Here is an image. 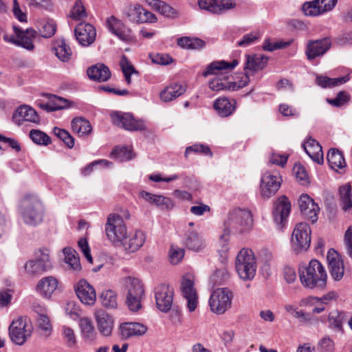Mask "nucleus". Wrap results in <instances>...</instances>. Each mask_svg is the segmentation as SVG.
<instances>
[{"instance_id": "obj_1", "label": "nucleus", "mask_w": 352, "mask_h": 352, "mask_svg": "<svg viewBox=\"0 0 352 352\" xmlns=\"http://www.w3.org/2000/svg\"><path fill=\"white\" fill-rule=\"evenodd\" d=\"M303 287L309 289L324 290L327 287V274L324 267L318 260L312 259L298 270Z\"/></svg>"}, {"instance_id": "obj_2", "label": "nucleus", "mask_w": 352, "mask_h": 352, "mask_svg": "<svg viewBox=\"0 0 352 352\" xmlns=\"http://www.w3.org/2000/svg\"><path fill=\"white\" fill-rule=\"evenodd\" d=\"M19 212L25 224L36 226L43 221L45 209L37 196L26 195L21 201Z\"/></svg>"}, {"instance_id": "obj_3", "label": "nucleus", "mask_w": 352, "mask_h": 352, "mask_svg": "<svg viewBox=\"0 0 352 352\" xmlns=\"http://www.w3.org/2000/svg\"><path fill=\"white\" fill-rule=\"evenodd\" d=\"M253 221L250 210L234 208L229 212L225 226L229 231L243 234L252 230Z\"/></svg>"}, {"instance_id": "obj_4", "label": "nucleus", "mask_w": 352, "mask_h": 352, "mask_svg": "<svg viewBox=\"0 0 352 352\" xmlns=\"http://www.w3.org/2000/svg\"><path fill=\"white\" fill-rule=\"evenodd\" d=\"M235 267L241 279H253L256 271V261L253 251L250 249H242L236 258Z\"/></svg>"}, {"instance_id": "obj_5", "label": "nucleus", "mask_w": 352, "mask_h": 352, "mask_svg": "<svg viewBox=\"0 0 352 352\" xmlns=\"http://www.w3.org/2000/svg\"><path fill=\"white\" fill-rule=\"evenodd\" d=\"M105 232L108 239L115 245L122 243L126 239V227L119 214L111 213L107 216Z\"/></svg>"}, {"instance_id": "obj_6", "label": "nucleus", "mask_w": 352, "mask_h": 352, "mask_svg": "<svg viewBox=\"0 0 352 352\" xmlns=\"http://www.w3.org/2000/svg\"><path fill=\"white\" fill-rule=\"evenodd\" d=\"M233 294L227 287L214 289L209 299V306L212 312L221 315L230 309Z\"/></svg>"}, {"instance_id": "obj_7", "label": "nucleus", "mask_w": 352, "mask_h": 352, "mask_svg": "<svg viewBox=\"0 0 352 352\" xmlns=\"http://www.w3.org/2000/svg\"><path fill=\"white\" fill-rule=\"evenodd\" d=\"M9 336L12 342L17 345L24 344L31 336L32 327L28 324L26 317L19 316L12 320L9 326Z\"/></svg>"}, {"instance_id": "obj_8", "label": "nucleus", "mask_w": 352, "mask_h": 352, "mask_svg": "<svg viewBox=\"0 0 352 352\" xmlns=\"http://www.w3.org/2000/svg\"><path fill=\"white\" fill-rule=\"evenodd\" d=\"M126 286L128 289L126 304L131 311H138L142 308L141 301L144 296L143 285L138 278L127 277Z\"/></svg>"}, {"instance_id": "obj_9", "label": "nucleus", "mask_w": 352, "mask_h": 352, "mask_svg": "<svg viewBox=\"0 0 352 352\" xmlns=\"http://www.w3.org/2000/svg\"><path fill=\"white\" fill-rule=\"evenodd\" d=\"M282 183V177L278 170H267L261 179L260 195L263 199H270L279 190Z\"/></svg>"}, {"instance_id": "obj_10", "label": "nucleus", "mask_w": 352, "mask_h": 352, "mask_svg": "<svg viewBox=\"0 0 352 352\" xmlns=\"http://www.w3.org/2000/svg\"><path fill=\"white\" fill-rule=\"evenodd\" d=\"M311 228L306 223L296 225L292 235V248L296 253L308 250L311 243Z\"/></svg>"}, {"instance_id": "obj_11", "label": "nucleus", "mask_w": 352, "mask_h": 352, "mask_svg": "<svg viewBox=\"0 0 352 352\" xmlns=\"http://www.w3.org/2000/svg\"><path fill=\"white\" fill-rule=\"evenodd\" d=\"M180 289L182 296L186 300V307L193 312L199 305L198 294L195 287V276L191 274H184L181 280Z\"/></svg>"}, {"instance_id": "obj_12", "label": "nucleus", "mask_w": 352, "mask_h": 352, "mask_svg": "<svg viewBox=\"0 0 352 352\" xmlns=\"http://www.w3.org/2000/svg\"><path fill=\"white\" fill-rule=\"evenodd\" d=\"M113 123L118 127L129 131H141L146 129L144 120L135 119L131 113L113 112L111 113Z\"/></svg>"}, {"instance_id": "obj_13", "label": "nucleus", "mask_w": 352, "mask_h": 352, "mask_svg": "<svg viewBox=\"0 0 352 352\" xmlns=\"http://www.w3.org/2000/svg\"><path fill=\"white\" fill-rule=\"evenodd\" d=\"M25 272L30 275H36L50 270L52 264L49 250H41L36 254L35 260L28 261L25 266Z\"/></svg>"}, {"instance_id": "obj_14", "label": "nucleus", "mask_w": 352, "mask_h": 352, "mask_svg": "<svg viewBox=\"0 0 352 352\" xmlns=\"http://www.w3.org/2000/svg\"><path fill=\"white\" fill-rule=\"evenodd\" d=\"M106 26L121 41L126 43L134 42L135 36L133 32L129 28H126L121 21L113 16L107 19Z\"/></svg>"}, {"instance_id": "obj_15", "label": "nucleus", "mask_w": 352, "mask_h": 352, "mask_svg": "<svg viewBox=\"0 0 352 352\" xmlns=\"http://www.w3.org/2000/svg\"><path fill=\"white\" fill-rule=\"evenodd\" d=\"M291 212V203L285 196H281L274 204L272 215L275 223L283 227Z\"/></svg>"}, {"instance_id": "obj_16", "label": "nucleus", "mask_w": 352, "mask_h": 352, "mask_svg": "<svg viewBox=\"0 0 352 352\" xmlns=\"http://www.w3.org/2000/svg\"><path fill=\"white\" fill-rule=\"evenodd\" d=\"M173 300V289L169 285L162 284L155 288V301L157 308L163 311H168Z\"/></svg>"}, {"instance_id": "obj_17", "label": "nucleus", "mask_w": 352, "mask_h": 352, "mask_svg": "<svg viewBox=\"0 0 352 352\" xmlns=\"http://www.w3.org/2000/svg\"><path fill=\"white\" fill-rule=\"evenodd\" d=\"M299 208L303 216L312 223L318 220L320 208L307 194H302L298 199Z\"/></svg>"}, {"instance_id": "obj_18", "label": "nucleus", "mask_w": 352, "mask_h": 352, "mask_svg": "<svg viewBox=\"0 0 352 352\" xmlns=\"http://www.w3.org/2000/svg\"><path fill=\"white\" fill-rule=\"evenodd\" d=\"M126 14L130 21L139 23H155L157 21L154 14L138 4L129 6L126 10Z\"/></svg>"}, {"instance_id": "obj_19", "label": "nucleus", "mask_w": 352, "mask_h": 352, "mask_svg": "<svg viewBox=\"0 0 352 352\" xmlns=\"http://www.w3.org/2000/svg\"><path fill=\"white\" fill-rule=\"evenodd\" d=\"M327 258L329 263V272L336 281H340L344 276V267L340 255L333 249L328 251Z\"/></svg>"}, {"instance_id": "obj_20", "label": "nucleus", "mask_w": 352, "mask_h": 352, "mask_svg": "<svg viewBox=\"0 0 352 352\" xmlns=\"http://www.w3.org/2000/svg\"><path fill=\"white\" fill-rule=\"evenodd\" d=\"M76 294L80 302L86 305H94L96 300L95 289L87 280H80L75 287Z\"/></svg>"}, {"instance_id": "obj_21", "label": "nucleus", "mask_w": 352, "mask_h": 352, "mask_svg": "<svg viewBox=\"0 0 352 352\" xmlns=\"http://www.w3.org/2000/svg\"><path fill=\"white\" fill-rule=\"evenodd\" d=\"M239 62L234 59L231 63L225 60L214 61L211 63L203 72L202 75L207 77L210 75H222L232 71Z\"/></svg>"}, {"instance_id": "obj_22", "label": "nucleus", "mask_w": 352, "mask_h": 352, "mask_svg": "<svg viewBox=\"0 0 352 352\" xmlns=\"http://www.w3.org/2000/svg\"><path fill=\"white\" fill-rule=\"evenodd\" d=\"M75 36L80 44H92L96 36V30L90 23H79L75 28Z\"/></svg>"}, {"instance_id": "obj_23", "label": "nucleus", "mask_w": 352, "mask_h": 352, "mask_svg": "<svg viewBox=\"0 0 352 352\" xmlns=\"http://www.w3.org/2000/svg\"><path fill=\"white\" fill-rule=\"evenodd\" d=\"M95 318L99 332L104 336H110L114 326L113 317L104 311L99 310L95 313Z\"/></svg>"}, {"instance_id": "obj_24", "label": "nucleus", "mask_w": 352, "mask_h": 352, "mask_svg": "<svg viewBox=\"0 0 352 352\" xmlns=\"http://www.w3.org/2000/svg\"><path fill=\"white\" fill-rule=\"evenodd\" d=\"M58 280L54 276H46L41 278L36 287V292L43 298H50L57 289Z\"/></svg>"}, {"instance_id": "obj_25", "label": "nucleus", "mask_w": 352, "mask_h": 352, "mask_svg": "<svg viewBox=\"0 0 352 352\" xmlns=\"http://www.w3.org/2000/svg\"><path fill=\"white\" fill-rule=\"evenodd\" d=\"M147 330L146 325L139 322H124L120 326V335L124 339L142 336L146 333Z\"/></svg>"}, {"instance_id": "obj_26", "label": "nucleus", "mask_w": 352, "mask_h": 352, "mask_svg": "<svg viewBox=\"0 0 352 352\" xmlns=\"http://www.w3.org/2000/svg\"><path fill=\"white\" fill-rule=\"evenodd\" d=\"M12 119L18 125L22 124L24 121L34 123L39 122V118L36 111L32 107L26 105L19 107L13 115Z\"/></svg>"}, {"instance_id": "obj_27", "label": "nucleus", "mask_w": 352, "mask_h": 352, "mask_svg": "<svg viewBox=\"0 0 352 352\" xmlns=\"http://www.w3.org/2000/svg\"><path fill=\"white\" fill-rule=\"evenodd\" d=\"M302 147L310 158L318 164L324 162L323 152L321 145L316 140L309 138L302 144Z\"/></svg>"}, {"instance_id": "obj_28", "label": "nucleus", "mask_w": 352, "mask_h": 352, "mask_svg": "<svg viewBox=\"0 0 352 352\" xmlns=\"http://www.w3.org/2000/svg\"><path fill=\"white\" fill-rule=\"evenodd\" d=\"M89 78L91 80L102 82L111 78V72L107 66L102 63H98L89 67L87 70Z\"/></svg>"}, {"instance_id": "obj_29", "label": "nucleus", "mask_w": 352, "mask_h": 352, "mask_svg": "<svg viewBox=\"0 0 352 352\" xmlns=\"http://www.w3.org/2000/svg\"><path fill=\"white\" fill-rule=\"evenodd\" d=\"M79 326L82 338L88 344H94L97 339V332L91 320L85 317L80 319Z\"/></svg>"}, {"instance_id": "obj_30", "label": "nucleus", "mask_w": 352, "mask_h": 352, "mask_svg": "<svg viewBox=\"0 0 352 352\" xmlns=\"http://www.w3.org/2000/svg\"><path fill=\"white\" fill-rule=\"evenodd\" d=\"M13 31L20 44H32L33 42L39 41L40 34L33 28L23 30L22 28L14 25Z\"/></svg>"}, {"instance_id": "obj_31", "label": "nucleus", "mask_w": 352, "mask_h": 352, "mask_svg": "<svg viewBox=\"0 0 352 352\" xmlns=\"http://www.w3.org/2000/svg\"><path fill=\"white\" fill-rule=\"evenodd\" d=\"M244 69L250 73L262 70L267 64L268 58L261 54L245 55Z\"/></svg>"}, {"instance_id": "obj_32", "label": "nucleus", "mask_w": 352, "mask_h": 352, "mask_svg": "<svg viewBox=\"0 0 352 352\" xmlns=\"http://www.w3.org/2000/svg\"><path fill=\"white\" fill-rule=\"evenodd\" d=\"M236 102L227 98L217 99L213 104L214 109L221 117H227L231 115L235 109Z\"/></svg>"}, {"instance_id": "obj_33", "label": "nucleus", "mask_w": 352, "mask_h": 352, "mask_svg": "<svg viewBox=\"0 0 352 352\" xmlns=\"http://www.w3.org/2000/svg\"><path fill=\"white\" fill-rule=\"evenodd\" d=\"M184 245L192 251L199 252L205 248L206 241L199 233L192 231L186 234Z\"/></svg>"}, {"instance_id": "obj_34", "label": "nucleus", "mask_w": 352, "mask_h": 352, "mask_svg": "<svg viewBox=\"0 0 352 352\" xmlns=\"http://www.w3.org/2000/svg\"><path fill=\"white\" fill-rule=\"evenodd\" d=\"M145 239L144 233L140 230H136L130 236L128 241L122 243V245L127 252H135L143 245Z\"/></svg>"}, {"instance_id": "obj_35", "label": "nucleus", "mask_w": 352, "mask_h": 352, "mask_svg": "<svg viewBox=\"0 0 352 352\" xmlns=\"http://www.w3.org/2000/svg\"><path fill=\"white\" fill-rule=\"evenodd\" d=\"M34 311L38 313L37 323L38 329L42 331L45 336H49L52 331V325L50 318L46 314L45 309L38 305L34 307Z\"/></svg>"}, {"instance_id": "obj_36", "label": "nucleus", "mask_w": 352, "mask_h": 352, "mask_svg": "<svg viewBox=\"0 0 352 352\" xmlns=\"http://www.w3.org/2000/svg\"><path fill=\"white\" fill-rule=\"evenodd\" d=\"M327 158L329 166L335 170H338L346 166L344 156L338 149H330L327 153Z\"/></svg>"}, {"instance_id": "obj_37", "label": "nucleus", "mask_w": 352, "mask_h": 352, "mask_svg": "<svg viewBox=\"0 0 352 352\" xmlns=\"http://www.w3.org/2000/svg\"><path fill=\"white\" fill-rule=\"evenodd\" d=\"M338 298V294L335 291H331L321 297L309 296L302 302L305 304L314 306L315 304L322 303L324 306L329 305L331 302L336 301Z\"/></svg>"}, {"instance_id": "obj_38", "label": "nucleus", "mask_w": 352, "mask_h": 352, "mask_svg": "<svg viewBox=\"0 0 352 352\" xmlns=\"http://www.w3.org/2000/svg\"><path fill=\"white\" fill-rule=\"evenodd\" d=\"M185 91L184 87L179 84L166 87L160 94V98L164 102H170L177 98Z\"/></svg>"}, {"instance_id": "obj_39", "label": "nucleus", "mask_w": 352, "mask_h": 352, "mask_svg": "<svg viewBox=\"0 0 352 352\" xmlns=\"http://www.w3.org/2000/svg\"><path fill=\"white\" fill-rule=\"evenodd\" d=\"M63 253L65 263L68 265L69 269L75 272H80L82 267L76 252L70 248H65L63 249Z\"/></svg>"}, {"instance_id": "obj_40", "label": "nucleus", "mask_w": 352, "mask_h": 352, "mask_svg": "<svg viewBox=\"0 0 352 352\" xmlns=\"http://www.w3.org/2000/svg\"><path fill=\"white\" fill-rule=\"evenodd\" d=\"M72 129L79 135H87L91 133L92 127L90 122L82 118H75L72 120Z\"/></svg>"}, {"instance_id": "obj_41", "label": "nucleus", "mask_w": 352, "mask_h": 352, "mask_svg": "<svg viewBox=\"0 0 352 352\" xmlns=\"http://www.w3.org/2000/svg\"><path fill=\"white\" fill-rule=\"evenodd\" d=\"M351 186L346 184L339 188V197L342 209L347 210L352 208Z\"/></svg>"}, {"instance_id": "obj_42", "label": "nucleus", "mask_w": 352, "mask_h": 352, "mask_svg": "<svg viewBox=\"0 0 352 352\" xmlns=\"http://www.w3.org/2000/svg\"><path fill=\"white\" fill-rule=\"evenodd\" d=\"M38 28L40 36L43 38L52 36L56 30L55 22L52 19H41L38 21Z\"/></svg>"}, {"instance_id": "obj_43", "label": "nucleus", "mask_w": 352, "mask_h": 352, "mask_svg": "<svg viewBox=\"0 0 352 352\" xmlns=\"http://www.w3.org/2000/svg\"><path fill=\"white\" fill-rule=\"evenodd\" d=\"M344 318V312L339 311L337 309L332 310L328 315L329 327L337 331H342Z\"/></svg>"}, {"instance_id": "obj_44", "label": "nucleus", "mask_w": 352, "mask_h": 352, "mask_svg": "<svg viewBox=\"0 0 352 352\" xmlns=\"http://www.w3.org/2000/svg\"><path fill=\"white\" fill-rule=\"evenodd\" d=\"M302 10L305 15L309 16H318L324 14L318 0L305 2Z\"/></svg>"}, {"instance_id": "obj_45", "label": "nucleus", "mask_w": 352, "mask_h": 352, "mask_svg": "<svg viewBox=\"0 0 352 352\" xmlns=\"http://www.w3.org/2000/svg\"><path fill=\"white\" fill-rule=\"evenodd\" d=\"M102 305L107 308H116L118 305L117 294L111 289L102 291L100 296Z\"/></svg>"}, {"instance_id": "obj_46", "label": "nucleus", "mask_w": 352, "mask_h": 352, "mask_svg": "<svg viewBox=\"0 0 352 352\" xmlns=\"http://www.w3.org/2000/svg\"><path fill=\"white\" fill-rule=\"evenodd\" d=\"M229 278L230 274L226 268L217 270L210 278V285L212 287L223 285Z\"/></svg>"}, {"instance_id": "obj_47", "label": "nucleus", "mask_w": 352, "mask_h": 352, "mask_svg": "<svg viewBox=\"0 0 352 352\" xmlns=\"http://www.w3.org/2000/svg\"><path fill=\"white\" fill-rule=\"evenodd\" d=\"M120 65L124 76L126 82L128 85L131 84V76L133 74H138V72L135 70L131 63L129 60L125 55H122L120 61Z\"/></svg>"}, {"instance_id": "obj_48", "label": "nucleus", "mask_w": 352, "mask_h": 352, "mask_svg": "<svg viewBox=\"0 0 352 352\" xmlns=\"http://www.w3.org/2000/svg\"><path fill=\"white\" fill-rule=\"evenodd\" d=\"M52 51L63 62H67L72 54L69 45H56L52 49Z\"/></svg>"}, {"instance_id": "obj_49", "label": "nucleus", "mask_w": 352, "mask_h": 352, "mask_svg": "<svg viewBox=\"0 0 352 352\" xmlns=\"http://www.w3.org/2000/svg\"><path fill=\"white\" fill-rule=\"evenodd\" d=\"M191 153H201L210 157H212L213 155L210 147L208 145L204 144H195L190 146H188L186 148L185 157H187L188 155Z\"/></svg>"}, {"instance_id": "obj_50", "label": "nucleus", "mask_w": 352, "mask_h": 352, "mask_svg": "<svg viewBox=\"0 0 352 352\" xmlns=\"http://www.w3.org/2000/svg\"><path fill=\"white\" fill-rule=\"evenodd\" d=\"M69 16L74 20H83L87 17V12L80 0H76L73 6Z\"/></svg>"}, {"instance_id": "obj_51", "label": "nucleus", "mask_w": 352, "mask_h": 352, "mask_svg": "<svg viewBox=\"0 0 352 352\" xmlns=\"http://www.w3.org/2000/svg\"><path fill=\"white\" fill-rule=\"evenodd\" d=\"M30 138L37 144L47 146L50 144V138L40 130L32 129L30 132Z\"/></svg>"}, {"instance_id": "obj_52", "label": "nucleus", "mask_w": 352, "mask_h": 352, "mask_svg": "<svg viewBox=\"0 0 352 352\" xmlns=\"http://www.w3.org/2000/svg\"><path fill=\"white\" fill-rule=\"evenodd\" d=\"M54 133L60 140H61L69 148H72L74 146V138L65 129H62L58 127L54 128Z\"/></svg>"}, {"instance_id": "obj_53", "label": "nucleus", "mask_w": 352, "mask_h": 352, "mask_svg": "<svg viewBox=\"0 0 352 352\" xmlns=\"http://www.w3.org/2000/svg\"><path fill=\"white\" fill-rule=\"evenodd\" d=\"M328 50L327 45H307L305 52L307 58L311 60L322 56Z\"/></svg>"}, {"instance_id": "obj_54", "label": "nucleus", "mask_w": 352, "mask_h": 352, "mask_svg": "<svg viewBox=\"0 0 352 352\" xmlns=\"http://www.w3.org/2000/svg\"><path fill=\"white\" fill-rule=\"evenodd\" d=\"M111 157L120 162L132 158L131 151L126 147H116L111 153Z\"/></svg>"}, {"instance_id": "obj_55", "label": "nucleus", "mask_w": 352, "mask_h": 352, "mask_svg": "<svg viewBox=\"0 0 352 352\" xmlns=\"http://www.w3.org/2000/svg\"><path fill=\"white\" fill-rule=\"evenodd\" d=\"M62 334L67 346L73 348L76 345L77 339L74 330L67 326L62 327Z\"/></svg>"}, {"instance_id": "obj_56", "label": "nucleus", "mask_w": 352, "mask_h": 352, "mask_svg": "<svg viewBox=\"0 0 352 352\" xmlns=\"http://www.w3.org/2000/svg\"><path fill=\"white\" fill-rule=\"evenodd\" d=\"M350 100V95L344 91H340L333 99H327L329 104L334 107H342L346 104Z\"/></svg>"}, {"instance_id": "obj_57", "label": "nucleus", "mask_w": 352, "mask_h": 352, "mask_svg": "<svg viewBox=\"0 0 352 352\" xmlns=\"http://www.w3.org/2000/svg\"><path fill=\"white\" fill-rule=\"evenodd\" d=\"M184 250L177 246L171 245L169 250L170 261L173 265L178 264L184 258Z\"/></svg>"}, {"instance_id": "obj_58", "label": "nucleus", "mask_w": 352, "mask_h": 352, "mask_svg": "<svg viewBox=\"0 0 352 352\" xmlns=\"http://www.w3.org/2000/svg\"><path fill=\"white\" fill-rule=\"evenodd\" d=\"M199 6L202 10H206L210 12L219 14V7L217 0H199Z\"/></svg>"}, {"instance_id": "obj_59", "label": "nucleus", "mask_w": 352, "mask_h": 352, "mask_svg": "<svg viewBox=\"0 0 352 352\" xmlns=\"http://www.w3.org/2000/svg\"><path fill=\"white\" fill-rule=\"evenodd\" d=\"M288 154H280L272 153L269 158V162L272 164L278 165L284 167L288 160Z\"/></svg>"}, {"instance_id": "obj_60", "label": "nucleus", "mask_w": 352, "mask_h": 352, "mask_svg": "<svg viewBox=\"0 0 352 352\" xmlns=\"http://www.w3.org/2000/svg\"><path fill=\"white\" fill-rule=\"evenodd\" d=\"M12 12L14 16L20 22H27L28 17L25 12L22 11L17 0H13Z\"/></svg>"}, {"instance_id": "obj_61", "label": "nucleus", "mask_w": 352, "mask_h": 352, "mask_svg": "<svg viewBox=\"0 0 352 352\" xmlns=\"http://www.w3.org/2000/svg\"><path fill=\"white\" fill-rule=\"evenodd\" d=\"M293 173L296 176V179L302 184L307 182L308 175L305 168L300 164H296L293 168Z\"/></svg>"}, {"instance_id": "obj_62", "label": "nucleus", "mask_w": 352, "mask_h": 352, "mask_svg": "<svg viewBox=\"0 0 352 352\" xmlns=\"http://www.w3.org/2000/svg\"><path fill=\"white\" fill-rule=\"evenodd\" d=\"M177 44H205L206 43L212 42L208 39L202 40L198 37L182 36L177 38Z\"/></svg>"}, {"instance_id": "obj_63", "label": "nucleus", "mask_w": 352, "mask_h": 352, "mask_svg": "<svg viewBox=\"0 0 352 352\" xmlns=\"http://www.w3.org/2000/svg\"><path fill=\"white\" fill-rule=\"evenodd\" d=\"M344 245L347 254L352 258V226H349L344 233Z\"/></svg>"}, {"instance_id": "obj_64", "label": "nucleus", "mask_w": 352, "mask_h": 352, "mask_svg": "<svg viewBox=\"0 0 352 352\" xmlns=\"http://www.w3.org/2000/svg\"><path fill=\"white\" fill-rule=\"evenodd\" d=\"M228 82L219 78H214L209 82V87L213 91H221L230 89Z\"/></svg>"}]
</instances>
